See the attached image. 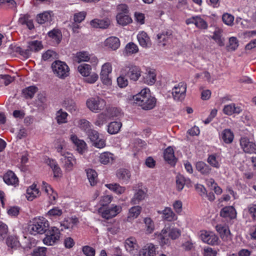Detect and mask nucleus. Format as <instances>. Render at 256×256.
Instances as JSON below:
<instances>
[{"label": "nucleus", "instance_id": "58836bf2", "mask_svg": "<svg viewBox=\"0 0 256 256\" xmlns=\"http://www.w3.org/2000/svg\"><path fill=\"white\" fill-rule=\"evenodd\" d=\"M38 88L34 86H28L22 90V95L26 98H32L36 92L38 91Z\"/></svg>", "mask_w": 256, "mask_h": 256}, {"label": "nucleus", "instance_id": "0e129e2a", "mask_svg": "<svg viewBox=\"0 0 256 256\" xmlns=\"http://www.w3.org/2000/svg\"><path fill=\"white\" fill-rule=\"evenodd\" d=\"M120 109L116 108H109L106 109L107 116L108 118L118 116L120 114Z\"/></svg>", "mask_w": 256, "mask_h": 256}, {"label": "nucleus", "instance_id": "6e6d98bb", "mask_svg": "<svg viewBox=\"0 0 256 256\" xmlns=\"http://www.w3.org/2000/svg\"><path fill=\"white\" fill-rule=\"evenodd\" d=\"M48 36L52 38L56 43H59L62 39V34L58 30L54 29L48 33Z\"/></svg>", "mask_w": 256, "mask_h": 256}, {"label": "nucleus", "instance_id": "bb28decb", "mask_svg": "<svg viewBox=\"0 0 256 256\" xmlns=\"http://www.w3.org/2000/svg\"><path fill=\"white\" fill-rule=\"evenodd\" d=\"M90 24L94 28L105 29L110 25V20L108 18L104 20L96 18L92 20Z\"/></svg>", "mask_w": 256, "mask_h": 256}, {"label": "nucleus", "instance_id": "c85d7f7f", "mask_svg": "<svg viewBox=\"0 0 256 256\" xmlns=\"http://www.w3.org/2000/svg\"><path fill=\"white\" fill-rule=\"evenodd\" d=\"M118 179L124 183L128 184L131 176L130 172L126 169H120L116 172Z\"/></svg>", "mask_w": 256, "mask_h": 256}, {"label": "nucleus", "instance_id": "69168bd1", "mask_svg": "<svg viewBox=\"0 0 256 256\" xmlns=\"http://www.w3.org/2000/svg\"><path fill=\"white\" fill-rule=\"evenodd\" d=\"M78 126L81 129L84 130L86 133H87V131L91 130L90 128L91 126L90 123L85 119L78 120Z\"/></svg>", "mask_w": 256, "mask_h": 256}, {"label": "nucleus", "instance_id": "4be33fe9", "mask_svg": "<svg viewBox=\"0 0 256 256\" xmlns=\"http://www.w3.org/2000/svg\"><path fill=\"white\" fill-rule=\"evenodd\" d=\"M156 248L152 244H148L140 252V256H155Z\"/></svg>", "mask_w": 256, "mask_h": 256}, {"label": "nucleus", "instance_id": "5701e85b", "mask_svg": "<svg viewBox=\"0 0 256 256\" xmlns=\"http://www.w3.org/2000/svg\"><path fill=\"white\" fill-rule=\"evenodd\" d=\"M234 138L233 132L230 129H224L220 134V140L226 144H231Z\"/></svg>", "mask_w": 256, "mask_h": 256}, {"label": "nucleus", "instance_id": "3c124183", "mask_svg": "<svg viewBox=\"0 0 256 256\" xmlns=\"http://www.w3.org/2000/svg\"><path fill=\"white\" fill-rule=\"evenodd\" d=\"M64 104L66 109L71 113H73L76 110L77 107L73 100L69 98L66 100Z\"/></svg>", "mask_w": 256, "mask_h": 256}, {"label": "nucleus", "instance_id": "f257e3e1", "mask_svg": "<svg viewBox=\"0 0 256 256\" xmlns=\"http://www.w3.org/2000/svg\"><path fill=\"white\" fill-rule=\"evenodd\" d=\"M134 102L145 110L153 108L156 104V98L150 94V90L144 88L133 96Z\"/></svg>", "mask_w": 256, "mask_h": 256}, {"label": "nucleus", "instance_id": "8fccbe9b", "mask_svg": "<svg viewBox=\"0 0 256 256\" xmlns=\"http://www.w3.org/2000/svg\"><path fill=\"white\" fill-rule=\"evenodd\" d=\"M78 222L77 218L64 220L60 223V230L70 228L72 226V224H76Z\"/></svg>", "mask_w": 256, "mask_h": 256}, {"label": "nucleus", "instance_id": "774afa93", "mask_svg": "<svg viewBox=\"0 0 256 256\" xmlns=\"http://www.w3.org/2000/svg\"><path fill=\"white\" fill-rule=\"evenodd\" d=\"M46 252V248L44 247H37L32 252L33 256H45Z\"/></svg>", "mask_w": 256, "mask_h": 256}, {"label": "nucleus", "instance_id": "bf43d9fd", "mask_svg": "<svg viewBox=\"0 0 256 256\" xmlns=\"http://www.w3.org/2000/svg\"><path fill=\"white\" fill-rule=\"evenodd\" d=\"M186 184V179L182 174H178L176 177V186L178 191L182 190Z\"/></svg>", "mask_w": 256, "mask_h": 256}, {"label": "nucleus", "instance_id": "09e8293b", "mask_svg": "<svg viewBox=\"0 0 256 256\" xmlns=\"http://www.w3.org/2000/svg\"><path fill=\"white\" fill-rule=\"evenodd\" d=\"M68 114L63 111L62 109L56 112V119L58 124H64L67 122V117Z\"/></svg>", "mask_w": 256, "mask_h": 256}, {"label": "nucleus", "instance_id": "dca6fc26", "mask_svg": "<svg viewBox=\"0 0 256 256\" xmlns=\"http://www.w3.org/2000/svg\"><path fill=\"white\" fill-rule=\"evenodd\" d=\"M104 47L112 50H116L120 46V40L116 36H110L104 42Z\"/></svg>", "mask_w": 256, "mask_h": 256}, {"label": "nucleus", "instance_id": "ddd939ff", "mask_svg": "<svg viewBox=\"0 0 256 256\" xmlns=\"http://www.w3.org/2000/svg\"><path fill=\"white\" fill-rule=\"evenodd\" d=\"M112 208H106L105 210L100 208L99 212L103 218L110 219L116 216L121 211V207L118 206L112 205Z\"/></svg>", "mask_w": 256, "mask_h": 256}, {"label": "nucleus", "instance_id": "5fc2aeb1", "mask_svg": "<svg viewBox=\"0 0 256 256\" xmlns=\"http://www.w3.org/2000/svg\"><path fill=\"white\" fill-rule=\"evenodd\" d=\"M42 45L41 42L38 40H34L30 42L27 50H29L30 52H38L41 50Z\"/></svg>", "mask_w": 256, "mask_h": 256}, {"label": "nucleus", "instance_id": "603ef678", "mask_svg": "<svg viewBox=\"0 0 256 256\" xmlns=\"http://www.w3.org/2000/svg\"><path fill=\"white\" fill-rule=\"evenodd\" d=\"M108 118L106 112H102L98 115L94 124L96 126L100 127L106 122Z\"/></svg>", "mask_w": 256, "mask_h": 256}, {"label": "nucleus", "instance_id": "b1692460", "mask_svg": "<svg viewBox=\"0 0 256 256\" xmlns=\"http://www.w3.org/2000/svg\"><path fill=\"white\" fill-rule=\"evenodd\" d=\"M196 168L202 174L208 176L212 172L211 167L202 161L198 162L196 164Z\"/></svg>", "mask_w": 256, "mask_h": 256}, {"label": "nucleus", "instance_id": "f3484780", "mask_svg": "<svg viewBox=\"0 0 256 256\" xmlns=\"http://www.w3.org/2000/svg\"><path fill=\"white\" fill-rule=\"evenodd\" d=\"M42 188L49 196L50 202L54 204L57 198L58 194L54 192L52 188L46 182H42Z\"/></svg>", "mask_w": 256, "mask_h": 256}, {"label": "nucleus", "instance_id": "9b49d317", "mask_svg": "<svg viewBox=\"0 0 256 256\" xmlns=\"http://www.w3.org/2000/svg\"><path fill=\"white\" fill-rule=\"evenodd\" d=\"M112 72V66L110 62H106L102 66L100 73V78L104 84L106 85L110 84L111 79L110 74Z\"/></svg>", "mask_w": 256, "mask_h": 256}, {"label": "nucleus", "instance_id": "423d86ee", "mask_svg": "<svg viewBox=\"0 0 256 256\" xmlns=\"http://www.w3.org/2000/svg\"><path fill=\"white\" fill-rule=\"evenodd\" d=\"M120 73L122 75L126 76L130 80L136 81L140 76L142 72L138 66L130 64L122 68Z\"/></svg>", "mask_w": 256, "mask_h": 256}, {"label": "nucleus", "instance_id": "a18cd8bd", "mask_svg": "<svg viewBox=\"0 0 256 256\" xmlns=\"http://www.w3.org/2000/svg\"><path fill=\"white\" fill-rule=\"evenodd\" d=\"M122 124L120 122H111L108 126V132L110 134H117L120 130Z\"/></svg>", "mask_w": 256, "mask_h": 256}, {"label": "nucleus", "instance_id": "f704fd0d", "mask_svg": "<svg viewBox=\"0 0 256 256\" xmlns=\"http://www.w3.org/2000/svg\"><path fill=\"white\" fill-rule=\"evenodd\" d=\"M216 229L223 240H227L230 238V231L226 226L218 224L216 226Z\"/></svg>", "mask_w": 256, "mask_h": 256}, {"label": "nucleus", "instance_id": "aec40b11", "mask_svg": "<svg viewBox=\"0 0 256 256\" xmlns=\"http://www.w3.org/2000/svg\"><path fill=\"white\" fill-rule=\"evenodd\" d=\"M4 182L8 185L16 186L18 184V179L15 174L11 171H8L3 177Z\"/></svg>", "mask_w": 256, "mask_h": 256}, {"label": "nucleus", "instance_id": "412c9836", "mask_svg": "<svg viewBox=\"0 0 256 256\" xmlns=\"http://www.w3.org/2000/svg\"><path fill=\"white\" fill-rule=\"evenodd\" d=\"M70 140L76 146V150L80 154H82L86 150V142L81 140H79L78 137L74 134L70 136Z\"/></svg>", "mask_w": 256, "mask_h": 256}, {"label": "nucleus", "instance_id": "7c9ffc66", "mask_svg": "<svg viewBox=\"0 0 256 256\" xmlns=\"http://www.w3.org/2000/svg\"><path fill=\"white\" fill-rule=\"evenodd\" d=\"M52 12L46 11L36 16V21L40 24H44L52 20Z\"/></svg>", "mask_w": 256, "mask_h": 256}, {"label": "nucleus", "instance_id": "cd10ccee", "mask_svg": "<svg viewBox=\"0 0 256 256\" xmlns=\"http://www.w3.org/2000/svg\"><path fill=\"white\" fill-rule=\"evenodd\" d=\"M146 192V191L142 189H139L136 190L130 200V204H138L145 198Z\"/></svg>", "mask_w": 256, "mask_h": 256}, {"label": "nucleus", "instance_id": "49530a36", "mask_svg": "<svg viewBox=\"0 0 256 256\" xmlns=\"http://www.w3.org/2000/svg\"><path fill=\"white\" fill-rule=\"evenodd\" d=\"M78 72L84 76H88L91 74L92 66L90 65L83 64L78 67Z\"/></svg>", "mask_w": 256, "mask_h": 256}, {"label": "nucleus", "instance_id": "393cba45", "mask_svg": "<svg viewBox=\"0 0 256 256\" xmlns=\"http://www.w3.org/2000/svg\"><path fill=\"white\" fill-rule=\"evenodd\" d=\"M242 111L240 106H236L234 104L226 105L223 108V112L224 114L231 116L232 114H239Z\"/></svg>", "mask_w": 256, "mask_h": 256}, {"label": "nucleus", "instance_id": "2eb2a0df", "mask_svg": "<svg viewBox=\"0 0 256 256\" xmlns=\"http://www.w3.org/2000/svg\"><path fill=\"white\" fill-rule=\"evenodd\" d=\"M158 213L162 215V220L168 222H174L178 219L176 214L170 207H166L162 210H158Z\"/></svg>", "mask_w": 256, "mask_h": 256}, {"label": "nucleus", "instance_id": "680f3d73", "mask_svg": "<svg viewBox=\"0 0 256 256\" xmlns=\"http://www.w3.org/2000/svg\"><path fill=\"white\" fill-rule=\"evenodd\" d=\"M138 50V46L133 42H130L126 44L125 51L127 54H133L136 53Z\"/></svg>", "mask_w": 256, "mask_h": 256}, {"label": "nucleus", "instance_id": "0eeeda50", "mask_svg": "<svg viewBox=\"0 0 256 256\" xmlns=\"http://www.w3.org/2000/svg\"><path fill=\"white\" fill-rule=\"evenodd\" d=\"M86 106L92 112L97 113L104 108L106 102L100 97L92 98L87 100Z\"/></svg>", "mask_w": 256, "mask_h": 256}, {"label": "nucleus", "instance_id": "ea45409f", "mask_svg": "<svg viewBox=\"0 0 256 256\" xmlns=\"http://www.w3.org/2000/svg\"><path fill=\"white\" fill-rule=\"evenodd\" d=\"M87 178L92 186H95L98 182V174L96 172L91 168L86 170Z\"/></svg>", "mask_w": 256, "mask_h": 256}, {"label": "nucleus", "instance_id": "1a4fd4ad", "mask_svg": "<svg viewBox=\"0 0 256 256\" xmlns=\"http://www.w3.org/2000/svg\"><path fill=\"white\" fill-rule=\"evenodd\" d=\"M200 238L204 243L214 246L218 244V238L212 232L205 230L200 232Z\"/></svg>", "mask_w": 256, "mask_h": 256}, {"label": "nucleus", "instance_id": "13d9d810", "mask_svg": "<svg viewBox=\"0 0 256 256\" xmlns=\"http://www.w3.org/2000/svg\"><path fill=\"white\" fill-rule=\"evenodd\" d=\"M212 38L220 46H222L224 45V39L222 37V32L220 30L215 31Z\"/></svg>", "mask_w": 256, "mask_h": 256}, {"label": "nucleus", "instance_id": "473e14b6", "mask_svg": "<svg viewBox=\"0 0 256 256\" xmlns=\"http://www.w3.org/2000/svg\"><path fill=\"white\" fill-rule=\"evenodd\" d=\"M137 38L140 44L144 48L148 47L150 44V38L147 34L144 31L140 32L138 34Z\"/></svg>", "mask_w": 256, "mask_h": 256}, {"label": "nucleus", "instance_id": "39448f33", "mask_svg": "<svg viewBox=\"0 0 256 256\" xmlns=\"http://www.w3.org/2000/svg\"><path fill=\"white\" fill-rule=\"evenodd\" d=\"M52 68L54 74L60 78H64L69 75V68L64 62L56 60L52 64Z\"/></svg>", "mask_w": 256, "mask_h": 256}, {"label": "nucleus", "instance_id": "37998d69", "mask_svg": "<svg viewBox=\"0 0 256 256\" xmlns=\"http://www.w3.org/2000/svg\"><path fill=\"white\" fill-rule=\"evenodd\" d=\"M142 210V208L140 206H134L129 210L128 216V220L130 221L136 218L140 214Z\"/></svg>", "mask_w": 256, "mask_h": 256}, {"label": "nucleus", "instance_id": "4c0bfd02", "mask_svg": "<svg viewBox=\"0 0 256 256\" xmlns=\"http://www.w3.org/2000/svg\"><path fill=\"white\" fill-rule=\"evenodd\" d=\"M116 18L118 24L122 26H126L132 22L131 18L126 14L118 12Z\"/></svg>", "mask_w": 256, "mask_h": 256}, {"label": "nucleus", "instance_id": "72a5a7b5", "mask_svg": "<svg viewBox=\"0 0 256 256\" xmlns=\"http://www.w3.org/2000/svg\"><path fill=\"white\" fill-rule=\"evenodd\" d=\"M207 162L209 166L216 168H219L220 166V162L218 156L216 154H209L207 158Z\"/></svg>", "mask_w": 256, "mask_h": 256}, {"label": "nucleus", "instance_id": "a211bd4d", "mask_svg": "<svg viewBox=\"0 0 256 256\" xmlns=\"http://www.w3.org/2000/svg\"><path fill=\"white\" fill-rule=\"evenodd\" d=\"M125 248L128 252L135 254L138 249V246L134 238H130L125 241Z\"/></svg>", "mask_w": 256, "mask_h": 256}, {"label": "nucleus", "instance_id": "c9c22d12", "mask_svg": "<svg viewBox=\"0 0 256 256\" xmlns=\"http://www.w3.org/2000/svg\"><path fill=\"white\" fill-rule=\"evenodd\" d=\"M220 216L224 218H228L232 219L236 216V210L232 206H226L222 210Z\"/></svg>", "mask_w": 256, "mask_h": 256}, {"label": "nucleus", "instance_id": "052dcab7", "mask_svg": "<svg viewBox=\"0 0 256 256\" xmlns=\"http://www.w3.org/2000/svg\"><path fill=\"white\" fill-rule=\"evenodd\" d=\"M62 214V209L59 208L58 207H54L48 211L47 215L50 218H56L60 216Z\"/></svg>", "mask_w": 256, "mask_h": 256}, {"label": "nucleus", "instance_id": "6e6552de", "mask_svg": "<svg viewBox=\"0 0 256 256\" xmlns=\"http://www.w3.org/2000/svg\"><path fill=\"white\" fill-rule=\"evenodd\" d=\"M60 237V228L56 226H53L49 230L48 234H47L44 238L43 242L48 246H52L59 240Z\"/></svg>", "mask_w": 256, "mask_h": 256}, {"label": "nucleus", "instance_id": "de8ad7c7", "mask_svg": "<svg viewBox=\"0 0 256 256\" xmlns=\"http://www.w3.org/2000/svg\"><path fill=\"white\" fill-rule=\"evenodd\" d=\"M100 162L104 164H106L113 160V154L109 152H104L100 156Z\"/></svg>", "mask_w": 256, "mask_h": 256}, {"label": "nucleus", "instance_id": "20e7f679", "mask_svg": "<svg viewBox=\"0 0 256 256\" xmlns=\"http://www.w3.org/2000/svg\"><path fill=\"white\" fill-rule=\"evenodd\" d=\"M180 236V231L175 228L165 226L158 235V238L161 245L168 244L170 238L176 240Z\"/></svg>", "mask_w": 256, "mask_h": 256}, {"label": "nucleus", "instance_id": "f03ea898", "mask_svg": "<svg viewBox=\"0 0 256 256\" xmlns=\"http://www.w3.org/2000/svg\"><path fill=\"white\" fill-rule=\"evenodd\" d=\"M66 147V142L64 140H60V144L57 146L56 148L62 156L60 160L63 164V167L66 171L70 172L72 170L74 166L76 164V159L72 154L64 150Z\"/></svg>", "mask_w": 256, "mask_h": 256}, {"label": "nucleus", "instance_id": "f8f14e48", "mask_svg": "<svg viewBox=\"0 0 256 256\" xmlns=\"http://www.w3.org/2000/svg\"><path fill=\"white\" fill-rule=\"evenodd\" d=\"M240 148L244 152L248 154H256V144L250 141L247 138H242L240 140Z\"/></svg>", "mask_w": 256, "mask_h": 256}, {"label": "nucleus", "instance_id": "c756f323", "mask_svg": "<svg viewBox=\"0 0 256 256\" xmlns=\"http://www.w3.org/2000/svg\"><path fill=\"white\" fill-rule=\"evenodd\" d=\"M164 156L165 160L168 164H173L176 163V158L174 155V151L171 146L167 148L164 150Z\"/></svg>", "mask_w": 256, "mask_h": 256}, {"label": "nucleus", "instance_id": "4d7b16f0", "mask_svg": "<svg viewBox=\"0 0 256 256\" xmlns=\"http://www.w3.org/2000/svg\"><path fill=\"white\" fill-rule=\"evenodd\" d=\"M144 222L146 224V232L148 234H152L154 229V222L150 218H146Z\"/></svg>", "mask_w": 256, "mask_h": 256}, {"label": "nucleus", "instance_id": "a878e982", "mask_svg": "<svg viewBox=\"0 0 256 256\" xmlns=\"http://www.w3.org/2000/svg\"><path fill=\"white\" fill-rule=\"evenodd\" d=\"M156 75L155 70L147 69L144 77V83L148 85L154 84L156 81Z\"/></svg>", "mask_w": 256, "mask_h": 256}, {"label": "nucleus", "instance_id": "2f4dec72", "mask_svg": "<svg viewBox=\"0 0 256 256\" xmlns=\"http://www.w3.org/2000/svg\"><path fill=\"white\" fill-rule=\"evenodd\" d=\"M40 191L36 188V185L32 184L26 190V197L28 200L32 201L39 196Z\"/></svg>", "mask_w": 256, "mask_h": 256}, {"label": "nucleus", "instance_id": "e2e57ef3", "mask_svg": "<svg viewBox=\"0 0 256 256\" xmlns=\"http://www.w3.org/2000/svg\"><path fill=\"white\" fill-rule=\"evenodd\" d=\"M46 101L47 100L45 95L44 94H40L38 96L36 104L39 108L44 109L47 106Z\"/></svg>", "mask_w": 256, "mask_h": 256}, {"label": "nucleus", "instance_id": "a19ab883", "mask_svg": "<svg viewBox=\"0 0 256 256\" xmlns=\"http://www.w3.org/2000/svg\"><path fill=\"white\" fill-rule=\"evenodd\" d=\"M105 186L118 194H122L124 193L126 190L125 187L120 186L119 184L116 183L106 184Z\"/></svg>", "mask_w": 256, "mask_h": 256}, {"label": "nucleus", "instance_id": "4468645a", "mask_svg": "<svg viewBox=\"0 0 256 256\" xmlns=\"http://www.w3.org/2000/svg\"><path fill=\"white\" fill-rule=\"evenodd\" d=\"M186 23L188 25L194 24L195 26L200 29H206L208 28L207 22L200 16H194L186 20Z\"/></svg>", "mask_w": 256, "mask_h": 256}, {"label": "nucleus", "instance_id": "338daca9", "mask_svg": "<svg viewBox=\"0 0 256 256\" xmlns=\"http://www.w3.org/2000/svg\"><path fill=\"white\" fill-rule=\"evenodd\" d=\"M223 22L226 25L232 26L234 24V16L228 13H225L222 15Z\"/></svg>", "mask_w": 256, "mask_h": 256}, {"label": "nucleus", "instance_id": "6ab92c4d", "mask_svg": "<svg viewBox=\"0 0 256 256\" xmlns=\"http://www.w3.org/2000/svg\"><path fill=\"white\" fill-rule=\"evenodd\" d=\"M172 38V32L170 30L162 32L157 34V40L158 43L165 46L170 42Z\"/></svg>", "mask_w": 256, "mask_h": 256}, {"label": "nucleus", "instance_id": "c03bdc74", "mask_svg": "<svg viewBox=\"0 0 256 256\" xmlns=\"http://www.w3.org/2000/svg\"><path fill=\"white\" fill-rule=\"evenodd\" d=\"M48 164L53 171L54 178H60L62 176V171L56 161L50 160Z\"/></svg>", "mask_w": 256, "mask_h": 256}, {"label": "nucleus", "instance_id": "7ed1b4c3", "mask_svg": "<svg viewBox=\"0 0 256 256\" xmlns=\"http://www.w3.org/2000/svg\"><path fill=\"white\" fill-rule=\"evenodd\" d=\"M49 226L48 222L43 217L34 218L29 224L28 228L29 232L33 235L43 234Z\"/></svg>", "mask_w": 256, "mask_h": 256}, {"label": "nucleus", "instance_id": "e433bc0d", "mask_svg": "<svg viewBox=\"0 0 256 256\" xmlns=\"http://www.w3.org/2000/svg\"><path fill=\"white\" fill-rule=\"evenodd\" d=\"M18 22L22 25H26L30 30L34 28L33 20L30 18L28 14L21 15L18 19Z\"/></svg>", "mask_w": 256, "mask_h": 256}, {"label": "nucleus", "instance_id": "79ce46f5", "mask_svg": "<svg viewBox=\"0 0 256 256\" xmlns=\"http://www.w3.org/2000/svg\"><path fill=\"white\" fill-rule=\"evenodd\" d=\"M90 60V55L86 52H77L74 58V60L78 63L82 62H88Z\"/></svg>", "mask_w": 256, "mask_h": 256}, {"label": "nucleus", "instance_id": "9d476101", "mask_svg": "<svg viewBox=\"0 0 256 256\" xmlns=\"http://www.w3.org/2000/svg\"><path fill=\"white\" fill-rule=\"evenodd\" d=\"M186 84L184 82H180L174 86L172 90V94L174 100L182 101L186 96Z\"/></svg>", "mask_w": 256, "mask_h": 256}, {"label": "nucleus", "instance_id": "864d4df0", "mask_svg": "<svg viewBox=\"0 0 256 256\" xmlns=\"http://www.w3.org/2000/svg\"><path fill=\"white\" fill-rule=\"evenodd\" d=\"M6 244L11 248L16 249L20 246V242L18 238L14 236H10L6 240Z\"/></svg>", "mask_w": 256, "mask_h": 256}]
</instances>
